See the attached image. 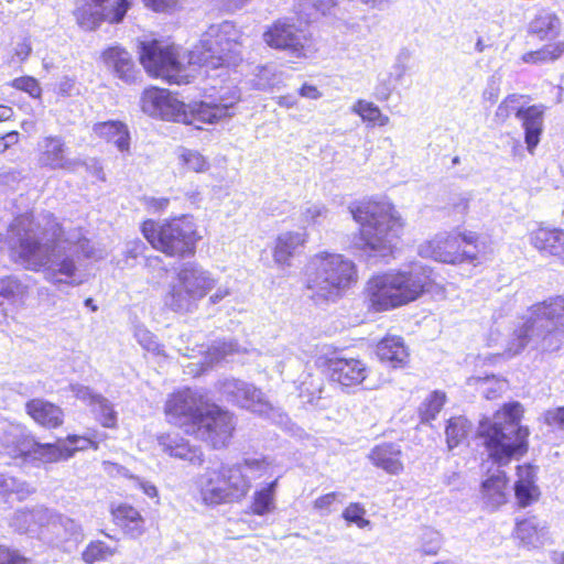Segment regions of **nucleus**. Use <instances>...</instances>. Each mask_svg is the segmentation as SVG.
Returning <instances> with one entry per match:
<instances>
[{
	"instance_id": "nucleus-37",
	"label": "nucleus",
	"mask_w": 564,
	"mask_h": 564,
	"mask_svg": "<svg viewBox=\"0 0 564 564\" xmlns=\"http://www.w3.org/2000/svg\"><path fill=\"white\" fill-rule=\"evenodd\" d=\"M304 243V235L301 232H285L278 237L274 249V260L280 264L288 263L297 249Z\"/></svg>"
},
{
	"instance_id": "nucleus-16",
	"label": "nucleus",
	"mask_w": 564,
	"mask_h": 564,
	"mask_svg": "<svg viewBox=\"0 0 564 564\" xmlns=\"http://www.w3.org/2000/svg\"><path fill=\"white\" fill-rule=\"evenodd\" d=\"M219 391L228 402L261 416L271 417L275 412L265 394L250 382L227 378L219 381Z\"/></svg>"
},
{
	"instance_id": "nucleus-43",
	"label": "nucleus",
	"mask_w": 564,
	"mask_h": 564,
	"mask_svg": "<svg viewBox=\"0 0 564 564\" xmlns=\"http://www.w3.org/2000/svg\"><path fill=\"white\" fill-rule=\"evenodd\" d=\"M90 406H93V411L102 426L115 427L117 425V412L107 398L99 394Z\"/></svg>"
},
{
	"instance_id": "nucleus-50",
	"label": "nucleus",
	"mask_w": 564,
	"mask_h": 564,
	"mask_svg": "<svg viewBox=\"0 0 564 564\" xmlns=\"http://www.w3.org/2000/svg\"><path fill=\"white\" fill-rule=\"evenodd\" d=\"M10 525L19 533H35L32 509L15 511Z\"/></svg>"
},
{
	"instance_id": "nucleus-30",
	"label": "nucleus",
	"mask_w": 564,
	"mask_h": 564,
	"mask_svg": "<svg viewBox=\"0 0 564 564\" xmlns=\"http://www.w3.org/2000/svg\"><path fill=\"white\" fill-rule=\"evenodd\" d=\"M376 354L381 362L392 368H401L408 362L409 352L399 336H387L377 345Z\"/></svg>"
},
{
	"instance_id": "nucleus-4",
	"label": "nucleus",
	"mask_w": 564,
	"mask_h": 564,
	"mask_svg": "<svg viewBox=\"0 0 564 564\" xmlns=\"http://www.w3.org/2000/svg\"><path fill=\"white\" fill-rule=\"evenodd\" d=\"M350 213L360 225L362 248L380 257L392 253L403 225L390 203L367 202L350 208Z\"/></svg>"
},
{
	"instance_id": "nucleus-20",
	"label": "nucleus",
	"mask_w": 564,
	"mask_h": 564,
	"mask_svg": "<svg viewBox=\"0 0 564 564\" xmlns=\"http://www.w3.org/2000/svg\"><path fill=\"white\" fill-rule=\"evenodd\" d=\"M141 108L143 112L151 117L177 121L180 120L182 102L172 97L166 89L150 87L142 94Z\"/></svg>"
},
{
	"instance_id": "nucleus-47",
	"label": "nucleus",
	"mask_w": 564,
	"mask_h": 564,
	"mask_svg": "<svg viewBox=\"0 0 564 564\" xmlns=\"http://www.w3.org/2000/svg\"><path fill=\"white\" fill-rule=\"evenodd\" d=\"M33 520H34V529L35 532L39 530H46L52 534V528L55 522V518L57 517V512L47 509L45 507H35L32 509Z\"/></svg>"
},
{
	"instance_id": "nucleus-54",
	"label": "nucleus",
	"mask_w": 564,
	"mask_h": 564,
	"mask_svg": "<svg viewBox=\"0 0 564 564\" xmlns=\"http://www.w3.org/2000/svg\"><path fill=\"white\" fill-rule=\"evenodd\" d=\"M12 86L19 90L28 93L32 98H40L42 93L39 82L31 76H23L13 79Z\"/></svg>"
},
{
	"instance_id": "nucleus-28",
	"label": "nucleus",
	"mask_w": 564,
	"mask_h": 564,
	"mask_svg": "<svg viewBox=\"0 0 564 564\" xmlns=\"http://www.w3.org/2000/svg\"><path fill=\"white\" fill-rule=\"evenodd\" d=\"M508 478L503 470H496L481 482V498L487 509L494 511L507 502Z\"/></svg>"
},
{
	"instance_id": "nucleus-29",
	"label": "nucleus",
	"mask_w": 564,
	"mask_h": 564,
	"mask_svg": "<svg viewBox=\"0 0 564 564\" xmlns=\"http://www.w3.org/2000/svg\"><path fill=\"white\" fill-rule=\"evenodd\" d=\"M530 240L540 252L564 261V230L541 227L531 234Z\"/></svg>"
},
{
	"instance_id": "nucleus-61",
	"label": "nucleus",
	"mask_w": 564,
	"mask_h": 564,
	"mask_svg": "<svg viewBox=\"0 0 564 564\" xmlns=\"http://www.w3.org/2000/svg\"><path fill=\"white\" fill-rule=\"evenodd\" d=\"M70 389L77 399L87 401L89 405L94 404L95 399L99 397V394L93 392V390L89 387L83 384H72Z\"/></svg>"
},
{
	"instance_id": "nucleus-44",
	"label": "nucleus",
	"mask_w": 564,
	"mask_h": 564,
	"mask_svg": "<svg viewBox=\"0 0 564 564\" xmlns=\"http://www.w3.org/2000/svg\"><path fill=\"white\" fill-rule=\"evenodd\" d=\"M352 111L358 113L364 121L377 123L380 127H383L389 122V118L381 113L378 106L366 100H358L354 105Z\"/></svg>"
},
{
	"instance_id": "nucleus-38",
	"label": "nucleus",
	"mask_w": 564,
	"mask_h": 564,
	"mask_svg": "<svg viewBox=\"0 0 564 564\" xmlns=\"http://www.w3.org/2000/svg\"><path fill=\"white\" fill-rule=\"evenodd\" d=\"M564 54V42L547 44L536 51L527 52L521 59L527 64H545L558 59Z\"/></svg>"
},
{
	"instance_id": "nucleus-49",
	"label": "nucleus",
	"mask_w": 564,
	"mask_h": 564,
	"mask_svg": "<svg viewBox=\"0 0 564 564\" xmlns=\"http://www.w3.org/2000/svg\"><path fill=\"white\" fill-rule=\"evenodd\" d=\"M24 485L12 476L0 474V501L4 505L3 510L7 509V497L12 494H24Z\"/></svg>"
},
{
	"instance_id": "nucleus-1",
	"label": "nucleus",
	"mask_w": 564,
	"mask_h": 564,
	"mask_svg": "<svg viewBox=\"0 0 564 564\" xmlns=\"http://www.w3.org/2000/svg\"><path fill=\"white\" fill-rule=\"evenodd\" d=\"M47 226L37 232L31 216L17 217L10 226L11 257L28 270H43L46 280L53 284H68L79 257H91L89 240L78 229L65 232L55 220L48 221Z\"/></svg>"
},
{
	"instance_id": "nucleus-24",
	"label": "nucleus",
	"mask_w": 564,
	"mask_h": 564,
	"mask_svg": "<svg viewBox=\"0 0 564 564\" xmlns=\"http://www.w3.org/2000/svg\"><path fill=\"white\" fill-rule=\"evenodd\" d=\"M158 443L162 451L171 457L186 460L193 466H200L204 463L200 447L191 445L188 441L177 434L159 435Z\"/></svg>"
},
{
	"instance_id": "nucleus-19",
	"label": "nucleus",
	"mask_w": 564,
	"mask_h": 564,
	"mask_svg": "<svg viewBox=\"0 0 564 564\" xmlns=\"http://www.w3.org/2000/svg\"><path fill=\"white\" fill-rule=\"evenodd\" d=\"M460 250H443L437 243L434 249V259L444 263H480L486 259L487 242L474 231H465L460 234Z\"/></svg>"
},
{
	"instance_id": "nucleus-22",
	"label": "nucleus",
	"mask_w": 564,
	"mask_h": 564,
	"mask_svg": "<svg viewBox=\"0 0 564 564\" xmlns=\"http://www.w3.org/2000/svg\"><path fill=\"white\" fill-rule=\"evenodd\" d=\"M40 163L53 170L62 169L73 171L82 164L79 160L68 159L65 142L59 137H46L40 143Z\"/></svg>"
},
{
	"instance_id": "nucleus-58",
	"label": "nucleus",
	"mask_w": 564,
	"mask_h": 564,
	"mask_svg": "<svg viewBox=\"0 0 564 564\" xmlns=\"http://www.w3.org/2000/svg\"><path fill=\"white\" fill-rule=\"evenodd\" d=\"M365 510L358 503L349 505L343 512V517L348 522H354L358 527L364 528L368 521L364 519Z\"/></svg>"
},
{
	"instance_id": "nucleus-59",
	"label": "nucleus",
	"mask_w": 564,
	"mask_h": 564,
	"mask_svg": "<svg viewBox=\"0 0 564 564\" xmlns=\"http://www.w3.org/2000/svg\"><path fill=\"white\" fill-rule=\"evenodd\" d=\"M0 564H32L31 561L17 551L0 545Z\"/></svg>"
},
{
	"instance_id": "nucleus-41",
	"label": "nucleus",
	"mask_w": 564,
	"mask_h": 564,
	"mask_svg": "<svg viewBox=\"0 0 564 564\" xmlns=\"http://www.w3.org/2000/svg\"><path fill=\"white\" fill-rule=\"evenodd\" d=\"M470 422L464 416L452 417L447 421L445 434L449 449L458 446L470 430Z\"/></svg>"
},
{
	"instance_id": "nucleus-35",
	"label": "nucleus",
	"mask_w": 564,
	"mask_h": 564,
	"mask_svg": "<svg viewBox=\"0 0 564 564\" xmlns=\"http://www.w3.org/2000/svg\"><path fill=\"white\" fill-rule=\"evenodd\" d=\"M93 131L98 137L109 142H113L119 151H129L130 135L128 128L124 123L113 120L97 122L94 124Z\"/></svg>"
},
{
	"instance_id": "nucleus-34",
	"label": "nucleus",
	"mask_w": 564,
	"mask_h": 564,
	"mask_svg": "<svg viewBox=\"0 0 564 564\" xmlns=\"http://www.w3.org/2000/svg\"><path fill=\"white\" fill-rule=\"evenodd\" d=\"M111 512L116 524L131 538H138L143 533L144 519L132 506L122 503L113 508Z\"/></svg>"
},
{
	"instance_id": "nucleus-52",
	"label": "nucleus",
	"mask_w": 564,
	"mask_h": 564,
	"mask_svg": "<svg viewBox=\"0 0 564 564\" xmlns=\"http://www.w3.org/2000/svg\"><path fill=\"white\" fill-rule=\"evenodd\" d=\"M137 341L148 351L155 355L161 354V346L156 337L147 328L138 326L134 330Z\"/></svg>"
},
{
	"instance_id": "nucleus-5",
	"label": "nucleus",
	"mask_w": 564,
	"mask_h": 564,
	"mask_svg": "<svg viewBox=\"0 0 564 564\" xmlns=\"http://www.w3.org/2000/svg\"><path fill=\"white\" fill-rule=\"evenodd\" d=\"M357 280L354 262L343 254L321 252L311 260L307 278V296L315 304L335 302Z\"/></svg>"
},
{
	"instance_id": "nucleus-48",
	"label": "nucleus",
	"mask_w": 564,
	"mask_h": 564,
	"mask_svg": "<svg viewBox=\"0 0 564 564\" xmlns=\"http://www.w3.org/2000/svg\"><path fill=\"white\" fill-rule=\"evenodd\" d=\"M279 83L275 69L272 66H262L252 79L253 88L258 90H270Z\"/></svg>"
},
{
	"instance_id": "nucleus-32",
	"label": "nucleus",
	"mask_w": 564,
	"mask_h": 564,
	"mask_svg": "<svg viewBox=\"0 0 564 564\" xmlns=\"http://www.w3.org/2000/svg\"><path fill=\"white\" fill-rule=\"evenodd\" d=\"M28 294L29 286L17 276L0 279V306H22ZM2 312L7 314V308L2 307Z\"/></svg>"
},
{
	"instance_id": "nucleus-21",
	"label": "nucleus",
	"mask_w": 564,
	"mask_h": 564,
	"mask_svg": "<svg viewBox=\"0 0 564 564\" xmlns=\"http://www.w3.org/2000/svg\"><path fill=\"white\" fill-rule=\"evenodd\" d=\"M329 378L343 387H352L364 382L368 368L364 361L352 357H332L326 360Z\"/></svg>"
},
{
	"instance_id": "nucleus-18",
	"label": "nucleus",
	"mask_w": 564,
	"mask_h": 564,
	"mask_svg": "<svg viewBox=\"0 0 564 564\" xmlns=\"http://www.w3.org/2000/svg\"><path fill=\"white\" fill-rule=\"evenodd\" d=\"M262 37L272 48L286 51L295 57L306 56L308 39L290 19L273 22Z\"/></svg>"
},
{
	"instance_id": "nucleus-56",
	"label": "nucleus",
	"mask_w": 564,
	"mask_h": 564,
	"mask_svg": "<svg viewBox=\"0 0 564 564\" xmlns=\"http://www.w3.org/2000/svg\"><path fill=\"white\" fill-rule=\"evenodd\" d=\"M240 465L241 469L245 467L252 474L253 478L261 477L270 468V463L267 458H246Z\"/></svg>"
},
{
	"instance_id": "nucleus-63",
	"label": "nucleus",
	"mask_w": 564,
	"mask_h": 564,
	"mask_svg": "<svg viewBox=\"0 0 564 564\" xmlns=\"http://www.w3.org/2000/svg\"><path fill=\"white\" fill-rule=\"evenodd\" d=\"M147 207L152 210L153 213H160L163 212L170 204V199L165 197H149L145 199Z\"/></svg>"
},
{
	"instance_id": "nucleus-36",
	"label": "nucleus",
	"mask_w": 564,
	"mask_h": 564,
	"mask_svg": "<svg viewBox=\"0 0 564 564\" xmlns=\"http://www.w3.org/2000/svg\"><path fill=\"white\" fill-rule=\"evenodd\" d=\"M561 31V21L555 13L542 11L529 24V33L541 41L554 40Z\"/></svg>"
},
{
	"instance_id": "nucleus-64",
	"label": "nucleus",
	"mask_w": 564,
	"mask_h": 564,
	"mask_svg": "<svg viewBox=\"0 0 564 564\" xmlns=\"http://www.w3.org/2000/svg\"><path fill=\"white\" fill-rule=\"evenodd\" d=\"M306 3L311 4L322 14H326L335 6L334 0H306Z\"/></svg>"
},
{
	"instance_id": "nucleus-8",
	"label": "nucleus",
	"mask_w": 564,
	"mask_h": 564,
	"mask_svg": "<svg viewBox=\"0 0 564 564\" xmlns=\"http://www.w3.org/2000/svg\"><path fill=\"white\" fill-rule=\"evenodd\" d=\"M216 286L212 273L199 263L188 261L175 268V281L169 284L164 305L176 313H187Z\"/></svg>"
},
{
	"instance_id": "nucleus-40",
	"label": "nucleus",
	"mask_w": 564,
	"mask_h": 564,
	"mask_svg": "<svg viewBox=\"0 0 564 564\" xmlns=\"http://www.w3.org/2000/svg\"><path fill=\"white\" fill-rule=\"evenodd\" d=\"M278 479L268 484L264 488L257 490L253 495L251 506L252 512L257 516H264L274 508V495Z\"/></svg>"
},
{
	"instance_id": "nucleus-6",
	"label": "nucleus",
	"mask_w": 564,
	"mask_h": 564,
	"mask_svg": "<svg viewBox=\"0 0 564 564\" xmlns=\"http://www.w3.org/2000/svg\"><path fill=\"white\" fill-rule=\"evenodd\" d=\"M431 271L413 264L409 271L386 273L372 278L367 285L368 297L373 310L388 311L415 301L426 291Z\"/></svg>"
},
{
	"instance_id": "nucleus-51",
	"label": "nucleus",
	"mask_w": 564,
	"mask_h": 564,
	"mask_svg": "<svg viewBox=\"0 0 564 564\" xmlns=\"http://www.w3.org/2000/svg\"><path fill=\"white\" fill-rule=\"evenodd\" d=\"M181 160L189 170L202 173L209 169L208 161L197 151L184 150Z\"/></svg>"
},
{
	"instance_id": "nucleus-12",
	"label": "nucleus",
	"mask_w": 564,
	"mask_h": 564,
	"mask_svg": "<svg viewBox=\"0 0 564 564\" xmlns=\"http://www.w3.org/2000/svg\"><path fill=\"white\" fill-rule=\"evenodd\" d=\"M131 0H79L75 9L78 24L87 30L97 28L102 21L119 23L123 20ZM154 11H164L176 4L177 0H143Z\"/></svg>"
},
{
	"instance_id": "nucleus-11",
	"label": "nucleus",
	"mask_w": 564,
	"mask_h": 564,
	"mask_svg": "<svg viewBox=\"0 0 564 564\" xmlns=\"http://www.w3.org/2000/svg\"><path fill=\"white\" fill-rule=\"evenodd\" d=\"M141 231L151 246L170 257L184 258L195 253L196 230L185 217L156 223L143 221Z\"/></svg>"
},
{
	"instance_id": "nucleus-31",
	"label": "nucleus",
	"mask_w": 564,
	"mask_h": 564,
	"mask_svg": "<svg viewBox=\"0 0 564 564\" xmlns=\"http://www.w3.org/2000/svg\"><path fill=\"white\" fill-rule=\"evenodd\" d=\"M401 448L393 443H383L373 447L369 454V459L379 468L389 474L398 475L403 469L401 462Z\"/></svg>"
},
{
	"instance_id": "nucleus-45",
	"label": "nucleus",
	"mask_w": 564,
	"mask_h": 564,
	"mask_svg": "<svg viewBox=\"0 0 564 564\" xmlns=\"http://www.w3.org/2000/svg\"><path fill=\"white\" fill-rule=\"evenodd\" d=\"M420 551L425 555H436L442 546V536L436 530L425 527L419 535Z\"/></svg>"
},
{
	"instance_id": "nucleus-17",
	"label": "nucleus",
	"mask_w": 564,
	"mask_h": 564,
	"mask_svg": "<svg viewBox=\"0 0 564 564\" xmlns=\"http://www.w3.org/2000/svg\"><path fill=\"white\" fill-rule=\"evenodd\" d=\"M234 430L232 414L210 402L192 434L209 443L214 448H220L226 446Z\"/></svg>"
},
{
	"instance_id": "nucleus-15",
	"label": "nucleus",
	"mask_w": 564,
	"mask_h": 564,
	"mask_svg": "<svg viewBox=\"0 0 564 564\" xmlns=\"http://www.w3.org/2000/svg\"><path fill=\"white\" fill-rule=\"evenodd\" d=\"M240 100V91L237 87L229 88L219 96L217 101H195L189 105L182 102L180 120L185 124L202 129L203 123L214 124L221 119L234 115V107Z\"/></svg>"
},
{
	"instance_id": "nucleus-23",
	"label": "nucleus",
	"mask_w": 564,
	"mask_h": 564,
	"mask_svg": "<svg viewBox=\"0 0 564 564\" xmlns=\"http://www.w3.org/2000/svg\"><path fill=\"white\" fill-rule=\"evenodd\" d=\"M545 107L543 105H532L527 108L519 107L516 110V117L521 121L524 130V141L528 151L533 154L540 142L543 132Z\"/></svg>"
},
{
	"instance_id": "nucleus-26",
	"label": "nucleus",
	"mask_w": 564,
	"mask_h": 564,
	"mask_svg": "<svg viewBox=\"0 0 564 564\" xmlns=\"http://www.w3.org/2000/svg\"><path fill=\"white\" fill-rule=\"evenodd\" d=\"M514 534L520 543L528 549H539L550 540L549 528L536 517L517 519Z\"/></svg>"
},
{
	"instance_id": "nucleus-46",
	"label": "nucleus",
	"mask_w": 564,
	"mask_h": 564,
	"mask_svg": "<svg viewBox=\"0 0 564 564\" xmlns=\"http://www.w3.org/2000/svg\"><path fill=\"white\" fill-rule=\"evenodd\" d=\"M113 551L102 541H93L84 550L82 557L85 563L94 564L96 562L106 561L112 556Z\"/></svg>"
},
{
	"instance_id": "nucleus-53",
	"label": "nucleus",
	"mask_w": 564,
	"mask_h": 564,
	"mask_svg": "<svg viewBox=\"0 0 564 564\" xmlns=\"http://www.w3.org/2000/svg\"><path fill=\"white\" fill-rule=\"evenodd\" d=\"M328 215V210L318 204L307 205L302 212V220L306 224L321 225Z\"/></svg>"
},
{
	"instance_id": "nucleus-3",
	"label": "nucleus",
	"mask_w": 564,
	"mask_h": 564,
	"mask_svg": "<svg viewBox=\"0 0 564 564\" xmlns=\"http://www.w3.org/2000/svg\"><path fill=\"white\" fill-rule=\"evenodd\" d=\"M522 406L519 402L506 404L492 417H484L477 434L488 452V456L499 466L528 451L529 430L520 424Z\"/></svg>"
},
{
	"instance_id": "nucleus-60",
	"label": "nucleus",
	"mask_w": 564,
	"mask_h": 564,
	"mask_svg": "<svg viewBox=\"0 0 564 564\" xmlns=\"http://www.w3.org/2000/svg\"><path fill=\"white\" fill-rule=\"evenodd\" d=\"M544 422L561 431H564V406L547 410L544 413Z\"/></svg>"
},
{
	"instance_id": "nucleus-55",
	"label": "nucleus",
	"mask_w": 564,
	"mask_h": 564,
	"mask_svg": "<svg viewBox=\"0 0 564 564\" xmlns=\"http://www.w3.org/2000/svg\"><path fill=\"white\" fill-rule=\"evenodd\" d=\"M145 269L151 279L158 283L167 274V269L160 257L148 258Z\"/></svg>"
},
{
	"instance_id": "nucleus-33",
	"label": "nucleus",
	"mask_w": 564,
	"mask_h": 564,
	"mask_svg": "<svg viewBox=\"0 0 564 564\" xmlns=\"http://www.w3.org/2000/svg\"><path fill=\"white\" fill-rule=\"evenodd\" d=\"M518 477L514 495L519 506L524 508L539 499L540 491L534 484V470L531 466H518Z\"/></svg>"
},
{
	"instance_id": "nucleus-25",
	"label": "nucleus",
	"mask_w": 564,
	"mask_h": 564,
	"mask_svg": "<svg viewBox=\"0 0 564 564\" xmlns=\"http://www.w3.org/2000/svg\"><path fill=\"white\" fill-rule=\"evenodd\" d=\"M102 59L107 67L112 69L116 77L126 84L135 82L139 70L128 51L120 46H110L104 51Z\"/></svg>"
},
{
	"instance_id": "nucleus-10",
	"label": "nucleus",
	"mask_w": 564,
	"mask_h": 564,
	"mask_svg": "<svg viewBox=\"0 0 564 564\" xmlns=\"http://www.w3.org/2000/svg\"><path fill=\"white\" fill-rule=\"evenodd\" d=\"M250 487V479L239 464L207 468L197 478V488L206 506L238 502L247 496Z\"/></svg>"
},
{
	"instance_id": "nucleus-62",
	"label": "nucleus",
	"mask_w": 564,
	"mask_h": 564,
	"mask_svg": "<svg viewBox=\"0 0 564 564\" xmlns=\"http://www.w3.org/2000/svg\"><path fill=\"white\" fill-rule=\"evenodd\" d=\"M337 496H338L337 492H329V494H326V495L317 498L314 501V508L329 512V508L336 501Z\"/></svg>"
},
{
	"instance_id": "nucleus-27",
	"label": "nucleus",
	"mask_w": 564,
	"mask_h": 564,
	"mask_svg": "<svg viewBox=\"0 0 564 564\" xmlns=\"http://www.w3.org/2000/svg\"><path fill=\"white\" fill-rule=\"evenodd\" d=\"M26 413L41 426L56 429L64 422L63 410L46 400L32 399L25 404Z\"/></svg>"
},
{
	"instance_id": "nucleus-9",
	"label": "nucleus",
	"mask_w": 564,
	"mask_h": 564,
	"mask_svg": "<svg viewBox=\"0 0 564 564\" xmlns=\"http://www.w3.org/2000/svg\"><path fill=\"white\" fill-rule=\"evenodd\" d=\"M551 334L564 335L563 296L551 297L532 305L527 321L514 329L508 343V351L518 355L529 343Z\"/></svg>"
},
{
	"instance_id": "nucleus-39",
	"label": "nucleus",
	"mask_w": 564,
	"mask_h": 564,
	"mask_svg": "<svg viewBox=\"0 0 564 564\" xmlns=\"http://www.w3.org/2000/svg\"><path fill=\"white\" fill-rule=\"evenodd\" d=\"M52 535L59 542L78 541L83 536L82 527L75 520L58 513L52 528Z\"/></svg>"
},
{
	"instance_id": "nucleus-57",
	"label": "nucleus",
	"mask_w": 564,
	"mask_h": 564,
	"mask_svg": "<svg viewBox=\"0 0 564 564\" xmlns=\"http://www.w3.org/2000/svg\"><path fill=\"white\" fill-rule=\"evenodd\" d=\"M460 234H457L455 236H447L445 238H436L433 241L430 242L429 248L431 249V257L434 258V249L436 248V245L440 243L442 249L445 250H460L462 247V240H460Z\"/></svg>"
},
{
	"instance_id": "nucleus-7",
	"label": "nucleus",
	"mask_w": 564,
	"mask_h": 564,
	"mask_svg": "<svg viewBox=\"0 0 564 564\" xmlns=\"http://www.w3.org/2000/svg\"><path fill=\"white\" fill-rule=\"evenodd\" d=\"M238 31L234 23L213 24L202 35L199 44L188 52V64L200 68L218 69L235 64L239 57Z\"/></svg>"
},
{
	"instance_id": "nucleus-2",
	"label": "nucleus",
	"mask_w": 564,
	"mask_h": 564,
	"mask_svg": "<svg viewBox=\"0 0 564 564\" xmlns=\"http://www.w3.org/2000/svg\"><path fill=\"white\" fill-rule=\"evenodd\" d=\"M87 437L69 435L66 442L40 443L25 427L8 421H0V452L12 458L19 466L41 467L45 464L67 459L77 451L88 448Z\"/></svg>"
},
{
	"instance_id": "nucleus-14",
	"label": "nucleus",
	"mask_w": 564,
	"mask_h": 564,
	"mask_svg": "<svg viewBox=\"0 0 564 564\" xmlns=\"http://www.w3.org/2000/svg\"><path fill=\"white\" fill-rule=\"evenodd\" d=\"M210 400L202 389L185 388L172 393L165 403V414L174 425L192 434Z\"/></svg>"
},
{
	"instance_id": "nucleus-42",
	"label": "nucleus",
	"mask_w": 564,
	"mask_h": 564,
	"mask_svg": "<svg viewBox=\"0 0 564 564\" xmlns=\"http://www.w3.org/2000/svg\"><path fill=\"white\" fill-rule=\"evenodd\" d=\"M446 401V395L441 391H433L429 397L421 403L419 408V415L422 423H429L434 420L441 412Z\"/></svg>"
},
{
	"instance_id": "nucleus-13",
	"label": "nucleus",
	"mask_w": 564,
	"mask_h": 564,
	"mask_svg": "<svg viewBox=\"0 0 564 564\" xmlns=\"http://www.w3.org/2000/svg\"><path fill=\"white\" fill-rule=\"evenodd\" d=\"M140 63L154 77H162L169 84H188L189 74L180 59L174 45H163L158 40L141 42L139 45Z\"/></svg>"
}]
</instances>
